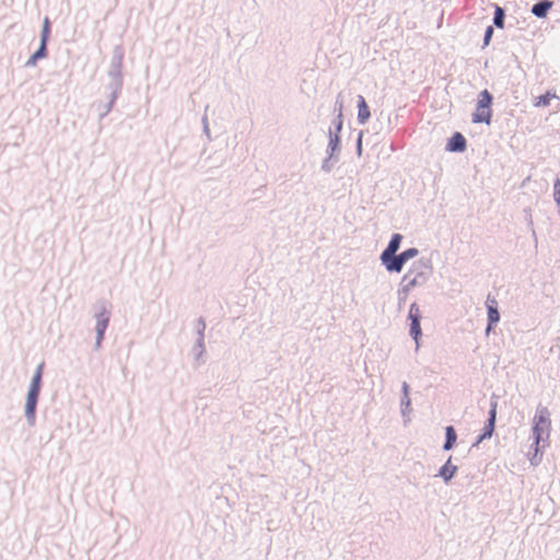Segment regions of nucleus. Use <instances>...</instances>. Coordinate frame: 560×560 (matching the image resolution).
<instances>
[{"instance_id": "aec40b11", "label": "nucleus", "mask_w": 560, "mask_h": 560, "mask_svg": "<svg viewBox=\"0 0 560 560\" xmlns=\"http://www.w3.org/2000/svg\"><path fill=\"white\" fill-rule=\"evenodd\" d=\"M504 20H505V10L494 4V14H493V25L497 28H504Z\"/></svg>"}, {"instance_id": "a878e982", "label": "nucleus", "mask_w": 560, "mask_h": 560, "mask_svg": "<svg viewBox=\"0 0 560 560\" xmlns=\"http://www.w3.org/2000/svg\"><path fill=\"white\" fill-rule=\"evenodd\" d=\"M33 55L38 60L45 58L47 56V44L40 43L39 47L37 48V50Z\"/></svg>"}, {"instance_id": "cd10ccee", "label": "nucleus", "mask_w": 560, "mask_h": 560, "mask_svg": "<svg viewBox=\"0 0 560 560\" xmlns=\"http://www.w3.org/2000/svg\"><path fill=\"white\" fill-rule=\"evenodd\" d=\"M334 109H335V112H337V115H342L343 100H342L341 93H339L336 98Z\"/></svg>"}, {"instance_id": "423d86ee", "label": "nucleus", "mask_w": 560, "mask_h": 560, "mask_svg": "<svg viewBox=\"0 0 560 560\" xmlns=\"http://www.w3.org/2000/svg\"><path fill=\"white\" fill-rule=\"evenodd\" d=\"M419 250L416 247H410L401 252L400 254L395 253L392 257L387 258L382 265L388 272H400L405 264L418 256Z\"/></svg>"}, {"instance_id": "c85d7f7f", "label": "nucleus", "mask_w": 560, "mask_h": 560, "mask_svg": "<svg viewBox=\"0 0 560 560\" xmlns=\"http://www.w3.org/2000/svg\"><path fill=\"white\" fill-rule=\"evenodd\" d=\"M492 35H493V26H488L485 31V35H483V45L487 46L491 38H492Z\"/></svg>"}, {"instance_id": "f8f14e48", "label": "nucleus", "mask_w": 560, "mask_h": 560, "mask_svg": "<svg viewBox=\"0 0 560 560\" xmlns=\"http://www.w3.org/2000/svg\"><path fill=\"white\" fill-rule=\"evenodd\" d=\"M487 315H488V325L486 328V334L489 335L490 331L493 329V326L497 325L500 320V313L497 307L495 300H490L488 296L487 300Z\"/></svg>"}, {"instance_id": "9b49d317", "label": "nucleus", "mask_w": 560, "mask_h": 560, "mask_svg": "<svg viewBox=\"0 0 560 560\" xmlns=\"http://www.w3.org/2000/svg\"><path fill=\"white\" fill-rule=\"evenodd\" d=\"M467 148L466 138L458 131L454 132L451 138L447 139L446 151L462 153Z\"/></svg>"}, {"instance_id": "412c9836", "label": "nucleus", "mask_w": 560, "mask_h": 560, "mask_svg": "<svg viewBox=\"0 0 560 560\" xmlns=\"http://www.w3.org/2000/svg\"><path fill=\"white\" fill-rule=\"evenodd\" d=\"M551 98H558V96L556 95V93H551L550 91H548L546 94L540 95L534 105L537 107H547L550 105Z\"/></svg>"}, {"instance_id": "4468645a", "label": "nucleus", "mask_w": 560, "mask_h": 560, "mask_svg": "<svg viewBox=\"0 0 560 560\" xmlns=\"http://www.w3.org/2000/svg\"><path fill=\"white\" fill-rule=\"evenodd\" d=\"M457 469V466L452 464V456H450L446 463L439 469L436 477L442 478L445 483H448L456 475Z\"/></svg>"}, {"instance_id": "7c9ffc66", "label": "nucleus", "mask_w": 560, "mask_h": 560, "mask_svg": "<svg viewBox=\"0 0 560 560\" xmlns=\"http://www.w3.org/2000/svg\"><path fill=\"white\" fill-rule=\"evenodd\" d=\"M202 132L207 137L208 142L212 141L211 132L209 126L202 127Z\"/></svg>"}, {"instance_id": "6ab92c4d", "label": "nucleus", "mask_w": 560, "mask_h": 560, "mask_svg": "<svg viewBox=\"0 0 560 560\" xmlns=\"http://www.w3.org/2000/svg\"><path fill=\"white\" fill-rule=\"evenodd\" d=\"M456 440H457L456 430L454 429L453 425H447L445 428V441L443 444V450L451 451L455 446Z\"/></svg>"}, {"instance_id": "bb28decb", "label": "nucleus", "mask_w": 560, "mask_h": 560, "mask_svg": "<svg viewBox=\"0 0 560 560\" xmlns=\"http://www.w3.org/2000/svg\"><path fill=\"white\" fill-rule=\"evenodd\" d=\"M553 199L557 206H560V179L557 178L553 183Z\"/></svg>"}, {"instance_id": "0eeeda50", "label": "nucleus", "mask_w": 560, "mask_h": 560, "mask_svg": "<svg viewBox=\"0 0 560 560\" xmlns=\"http://www.w3.org/2000/svg\"><path fill=\"white\" fill-rule=\"evenodd\" d=\"M94 317L96 319V324H95L96 338H95L94 348H95V350H98L102 347V342L104 340V335H105V331L109 324L110 313L105 308L104 305H102L100 312L95 313Z\"/></svg>"}, {"instance_id": "72a5a7b5", "label": "nucleus", "mask_w": 560, "mask_h": 560, "mask_svg": "<svg viewBox=\"0 0 560 560\" xmlns=\"http://www.w3.org/2000/svg\"><path fill=\"white\" fill-rule=\"evenodd\" d=\"M406 298H407V295H405L404 293H401L400 296L398 295L399 305L406 301Z\"/></svg>"}, {"instance_id": "393cba45", "label": "nucleus", "mask_w": 560, "mask_h": 560, "mask_svg": "<svg viewBox=\"0 0 560 560\" xmlns=\"http://www.w3.org/2000/svg\"><path fill=\"white\" fill-rule=\"evenodd\" d=\"M343 126V115H337L336 119L332 120V126L329 128L331 132L340 136Z\"/></svg>"}, {"instance_id": "2eb2a0df", "label": "nucleus", "mask_w": 560, "mask_h": 560, "mask_svg": "<svg viewBox=\"0 0 560 560\" xmlns=\"http://www.w3.org/2000/svg\"><path fill=\"white\" fill-rule=\"evenodd\" d=\"M552 5L553 2L551 0H540L532 7L530 12L534 16L538 19H544L547 16Z\"/></svg>"}, {"instance_id": "7ed1b4c3", "label": "nucleus", "mask_w": 560, "mask_h": 560, "mask_svg": "<svg viewBox=\"0 0 560 560\" xmlns=\"http://www.w3.org/2000/svg\"><path fill=\"white\" fill-rule=\"evenodd\" d=\"M44 362L39 363L31 380L26 402H25V418L28 425L33 427L36 422V407L42 388Z\"/></svg>"}, {"instance_id": "f03ea898", "label": "nucleus", "mask_w": 560, "mask_h": 560, "mask_svg": "<svg viewBox=\"0 0 560 560\" xmlns=\"http://www.w3.org/2000/svg\"><path fill=\"white\" fill-rule=\"evenodd\" d=\"M122 65L124 49L120 46H116L113 50L109 69L107 71L108 83L106 85L109 92L108 100H113L114 102H116L122 91Z\"/></svg>"}, {"instance_id": "f3484780", "label": "nucleus", "mask_w": 560, "mask_h": 560, "mask_svg": "<svg viewBox=\"0 0 560 560\" xmlns=\"http://www.w3.org/2000/svg\"><path fill=\"white\" fill-rule=\"evenodd\" d=\"M371 117V112L365 98L358 95V122L364 125Z\"/></svg>"}, {"instance_id": "4be33fe9", "label": "nucleus", "mask_w": 560, "mask_h": 560, "mask_svg": "<svg viewBox=\"0 0 560 560\" xmlns=\"http://www.w3.org/2000/svg\"><path fill=\"white\" fill-rule=\"evenodd\" d=\"M338 160L339 155L330 156V154H327V158L324 159V161L322 162V171L325 173H330L334 167V164L338 162Z\"/></svg>"}, {"instance_id": "39448f33", "label": "nucleus", "mask_w": 560, "mask_h": 560, "mask_svg": "<svg viewBox=\"0 0 560 560\" xmlns=\"http://www.w3.org/2000/svg\"><path fill=\"white\" fill-rule=\"evenodd\" d=\"M493 102V96L488 90H482L478 95V102L476 106V110L471 116V121L474 124H491L492 110L491 105Z\"/></svg>"}, {"instance_id": "b1692460", "label": "nucleus", "mask_w": 560, "mask_h": 560, "mask_svg": "<svg viewBox=\"0 0 560 560\" xmlns=\"http://www.w3.org/2000/svg\"><path fill=\"white\" fill-rule=\"evenodd\" d=\"M114 104H115V102L113 100H108V102L106 104L98 105L100 120L105 118L110 113V110L114 107Z\"/></svg>"}, {"instance_id": "473e14b6", "label": "nucleus", "mask_w": 560, "mask_h": 560, "mask_svg": "<svg viewBox=\"0 0 560 560\" xmlns=\"http://www.w3.org/2000/svg\"><path fill=\"white\" fill-rule=\"evenodd\" d=\"M209 106L207 105L206 106V109H205V114L201 118V124H202V127L205 126H209V120H208V116H207V110H208Z\"/></svg>"}, {"instance_id": "1a4fd4ad", "label": "nucleus", "mask_w": 560, "mask_h": 560, "mask_svg": "<svg viewBox=\"0 0 560 560\" xmlns=\"http://www.w3.org/2000/svg\"><path fill=\"white\" fill-rule=\"evenodd\" d=\"M408 318L410 319L409 334L416 342V349H418L419 348V338L422 335L421 324H420L422 316H421L419 305L416 302H413L410 305Z\"/></svg>"}, {"instance_id": "a211bd4d", "label": "nucleus", "mask_w": 560, "mask_h": 560, "mask_svg": "<svg viewBox=\"0 0 560 560\" xmlns=\"http://www.w3.org/2000/svg\"><path fill=\"white\" fill-rule=\"evenodd\" d=\"M410 387L407 382L401 384V399H400V411L401 416L406 417L410 412L411 400L409 398Z\"/></svg>"}, {"instance_id": "20e7f679", "label": "nucleus", "mask_w": 560, "mask_h": 560, "mask_svg": "<svg viewBox=\"0 0 560 560\" xmlns=\"http://www.w3.org/2000/svg\"><path fill=\"white\" fill-rule=\"evenodd\" d=\"M550 413L549 410L546 407L539 406L536 410L535 417H534V424H533V438L534 443L536 445L535 454L533 458L530 459L533 465H537L538 462L541 459V456L537 460L538 450H539V443L549 436L550 431Z\"/></svg>"}, {"instance_id": "9d476101", "label": "nucleus", "mask_w": 560, "mask_h": 560, "mask_svg": "<svg viewBox=\"0 0 560 560\" xmlns=\"http://www.w3.org/2000/svg\"><path fill=\"white\" fill-rule=\"evenodd\" d=\"M195 329H196V334H197V339L195 341V345L191 348V353L194 355V359L196 361H199L206 351V346H205L206 320L203 317H199L197 319V322L195 324Z\"/></svg>"}, {"instance_id": "f257e3e1", "label": "nucleus", "mask_w": 560, "mask_h": 560, "mask_svg": "<svg viewBox=\"0 0 560 560\" xmlns=\"http://www.w3.org/2000/svg\"><path fill=\"white\" fill-rule=\"evenodd\" d=\"M431 273L432 265L429 258L422 257L417 260L401 279L402 287L398 290L399 296L401 293L408 295L411 289L424 285Z\"/></svg>"}, {"instance_id": "dca6fc26", "label": "nucleus", "mask_w": 560, "mask_h": 560, "mask_svg": "<svg viewBox=\"0 0 560 560\" xmlns=\"http://www.w3.org/2000/svg\"><path fill=\"white\" fill-rule=\"evenodd\" d=\"M340 149H341L340 136L336 135L335 132H331V129H329L326 154H330V156L339 155Z\"/></svg>"}, {"instance_id": "5701e85b", "label": "nucleus", "mask_w": 560, "mask_h": 560, "mask_svg": "<svg viewBox=\"0 0 560 560\" xmlns=\"http://www.w3.org/2000/svg\"><path fill=\"white\" fill-rule=\"evenodd\" d=\"M50 36V21L46 16L43 22V27L40 32V43L47 44Z\"/></svg>"}, {"instance_id": "6e6552de", "label": "nucleus", "mask_w": 560, "mask_h": 560, "mask_svg": "<svg viewBox=\"0 0 560 560\" xmlns=\"http://www.w3.org/2000/svg\"><path fill=\"white\" fill-rule=\"evenodd\" d=\"M497 408H498V397L492 396L490 400V410L487 423L485 424L482 432L478 435L474 446H477L486 439H490L494 431L495 420H497Z\"/></svg>"}, {"instance_id": "ddd939ff", "label": "nucleus", "mask_w": 560, "mask_h": 560, "mask_svg": "<svg viewBox=\"0 0 560 560\" xmlns=\"http://www.w3.org/2000/svg\"><path fill=\"white\" fill-rule=\"evenodd\" d=\"M402 241V236L398 233L392 235L386 248L382 252L380 256L381 262L385 261L387 258L395 255L398 252L400 244Z\"/></svg>"}, {"instance_id": "c756f323", "label": "nucleus", "mask_w": 560, "mask_h": 560, "mask_svg": "<svg viewBox=\"0 0 560 560\" xmlns=\"http://www.w3.org/2000/svg\"><path fill=\"white\" fill-rule=\"evenodd\" d=\"M362 137H363V131H360L358 135V138H357V143H355L357 154L359 156H361V154H362Z\"/></svg>"}, {"instance_id": "2f4dec72", "label": "nucleus", "mask_w": 560, "mask_h": 560, "mask_svg": "<svg viewBox=\"0 0 560 560\" xmlns=\"http://www.w3.org/2000/svg\"><path fill=\"white\" fill-rule=\"evenodd\" d=\"M37 61H38V59H37V58H35V56H34V55H32V56L28 58V60L26 61L25 66H26V67H33V66H35V65H36V62H37Z\"/></svg>"}]
</instances>
